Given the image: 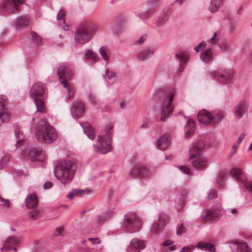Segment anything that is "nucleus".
Listing matches in <instances>:
<instances>
[{
  "label": "nucleus",
  "instance_id": "39448f33",
  "mask_svg": "<svg viewBox=\"0 0 252 252\" xmlns=\"http://www.w3.org/2000/svg\"><path fill=\"white\" fill-rule=\"evenodd\" d=\"M97 28L96 25L92 22H87L84 26L78 28L74 36L76 43L84 44L91 38V35Z\"/></svg>",
  "mask_w": 252,
  "mask_h": 252
},
{
  "label": "nucleus",
  "instance_id": "052dcab7",
  "mask_svg": "<svg viewBox=\"0 0 252 252\" xmlns=\"http://www.w3.org/2000/svg\"><path fill=\"white\" fill-rule=\"evenodd\" d=\"M88 240L91 241L93 245L100 243V240L98 238H89Z\"/></svg>",
  "mask_w": 252,
  "mask_h": 252
},
{
  "label": "nucleus",
  "instance_id": "2f4dec72",
  "mask_svg": "<svg viewBox=\"0 0 252 252\" xmlns=\"http://www.w3.org/2000/svg\"><path fill=\"white\" fill-rule=\"evenodd\" d=\"M85 57L86 59L92 63L97 62L99 60V57L97 54L94 53L90 49L86 50L85 53Z\"/></svg>",
  "mask_w": 252,
  "mask_h": 252
},
{
  "label": "nucleus",
  "instance_id": "4468645a",
  "mask_svg": "<svg viewBox=\"0 0 252 252\" xmlns=\"http://www.w3.org/2000/svg\"><path fill=\"white\" fill-rule=\"evenodd\" d=\"M205 147V143L202 140H197L193 143L189 147V152L190 158L202 155Z\"/></svg>",
  "mask_w": 252,
  "mask_h": 252
},
{
  "label": "nucleus",
  "instance_id": "4c0bfd02",
  "mask_svg": "<svg viewBox=\"0 0 252 252\" xmlns=\"http://www.w3.org/2000/svg\"><path fill=\"white\" fill-rule=\"evenodd\" d=\"M184 137L186 139L190 138L196 132V127H184Z\"/></svg>",
  "mask_w": 252,
  "mask_h": 252
},
{
  "label": "nucleus",
  "instance_id": "cd10ccee",
  "mask_svg": "<svg viewBox=\"0 0 252 252\" xmlns=\"http://www.w3.org/2000/svg\"><path fill=\"white\" fill-rule=\"evenodd\" d=\"M196 247L204 251L208 252H216L215 246L213 244L208 242H199L196 246Z\"/></svg>",
  "mask_w": 252,
  "mask_h": 252
},
{
  "label": "nucleus",
  "instance_id": "0eeeda50",
  "mask_svg": "<svg viewBox=\"0 0 252 252\" xmlns=\"http://www.w3.org/2000/svg\"><path fill=\"white\" fill-rule=\"evenodd\" d=\"M35 134L39 142L45 144L50 143L58 137V133L54 127H36Z\"/></svg>",
  "mask_w": 252,
  "mask_h": 252
},
{
  "label": "nucleus",
  "instance_id": "603ef678",
  "mask_svg": "<svg viewBox=\"0 0 252 252\" xmlns=\"http://www.w3.org/2000/svg\"><path fill=\"white\" fill-rule=\"evenodd\" d=\"M186 231V228L185 227L183 224H181V225L178 226L177 228L176 233L179 235H182L183 233H185Z\"/></svg>",
  "mask_w": 252,
  "mask_h": 252
},
{
  "label": "nucleus",
  "instance_id": "b1692460",
  "mask_svg": "<svg viewBox=\"0 0 252 252\" xmlns=\"http://www.w3.org/2000/svg\"><path fill=\"white\" fill-rule=\"evenodd\" d=\"M25 202L27 207L30 209L35 208L38 204V199L34 194H31L27 196Z\"/></svg>",
  "mask_w": 252,
  "mask_h": 252
},
{
  "label": "nucleus",
  "instance_id": "a18cd8bd",
  "mask_svg": "<svg viewBox=\"0 0 252 252\" xmlns=\"http://www.w3.org/2000/svg\"><path fill=\"white\" fill-rule=\"evenodd\" d=\"M218 196V193L216 189H212L208 192L207 198L208 199H213Z\"/></svg>",
  "mask_w": 252,
  "mask_h": 252
},
{
  "label": "nucleus",
  "instance_id": "4d7b16f0",
  "mask_svg": "<svg viewBox=\"0 0 252 252\" xmlns=\"http://www.w3.org/2000/svg\"><path fill=\"white\" fill-rule=\"evenodd\" d=\"M211 77L215 80H218L220 76L219 71L214 70L211 72Z\"/></svg>",
  "mask_w": 252,
  "mask_h": 252
},
{
  "label": "nucleus",
  "instance_id": "864d4df0",
  "mask_svg": "<svg viewBox=\"0 0 252 252\" xmlns=\"http://www.w3.org/2000/svg\"><path fill=\"white\" fill-rule=\"evenodd\" d=\"M173 242L170 240H167L166 241L163 242L162 243V245L165 247V246H169V249L170 251H173L175 250V247L173 246H170L171 244H172Z\"/></svg>",
  "mask_w": 252,
  "mask_h": 252
},
{
  "label": "nucleus",
  "instance_id": "f3484780",
  "mask_svg": "<svg viewBox=\"0 0 252 252\" xmlns=\"http://www.w3.org/2000/svg\"><path fill=\"white\" fill-rule=\"evenodd\" d=\"M176 59L179 62V67L178 71L182 72L189 60V56L188 53L186 52H180L175 54Z\"/></svg>",
  "mask_w": 252,
  "mask_h": 252
},
{
  "label": "nucleus",
  "instance_id": "aec40b11",
  "mask_svg": "<svg viewBox=\"0 0 252 252\" xmlns=\"http://www.w3.org/2000/svg\"><path fill=\"white\" fill-rule=\"evenodd\" d=\"M167 220L165 217L160 216L158 219L154 221L151 230L152 232L155 234H158L160 233L164 229V222Z\"/></svg>",
  "mask_w": 252,
  "mask_h": 252
},
{
  "label": "nucleus",
  "instance_id": "f704fd0d",
  "mask_svg": "<svg viewBox=\"0 0 252 252\" xmlns=\"http://www.w3.org/2000/svg\"><path fill=\"white\" fill-rule=\"evenodd\" d=\"M29 22V20L27 17L21 16L16 19L15 22V26L16 27L21 28L27 26Z\"/></svg>",
  "mask_w": 252,
  "mask_h": 252
},
{
  "label": "nucleus",
  "instance_id": "ea45409f",
  "mask_svg": "<svg viewBox=\"0 0 252 252\" xmlns=\"http://www.w3.org/2000/svg\"><path fill=\"white\" fill-rule=\"evenodd\" d=\"M14 131L15 136L18 139L16 145V146H17L18 144H22L23 140L25 138V136L23 134V131H22L19 127H17Z\"/></svg>",
  "mask_w": 252,
  "mask_h": 252
},
{
  "label": "nucleus",
  "instance_id": "338daca9",
  "mask_svg": "<svg viewBox=\"0 0 252 252\" xmlns=\"http://www.w3.org/2000/svg\"><path fill=\"white\" fill-rule=\"evenodd\" d=\"M38 126H50V125L48 123V122L46 121V120H43L41 122V124H39Z\"/></svg>",
  "mask_w": 252,
  "mask_h": 252
},
{
  "label": "nucleus",
  "instance_id": "1a4fd4ad",
  "mask_svg": "<svg viewBox=\"0 0 252 252\" xmlns=\"http://www.w3.org/2000/svg\"><path fill=\"white\" fill-rule=\"evenodd\" d=\"M230 173L233 178L244 186L247 191L252 194V182L247 181L245 175L240 169L236 167L233 168L230 170Z\"/></svg>",
  "mask_w": 252,
  "mask_h": 252
},
{
  "label": "nucleus",
  "instance_id": "79ce46f5",
  "mask_svg": "<svg viewBox=\"0 0 252 252\" xmlns=\"http://www.w3.org/2000/svg\"><path fill=\"white\" fill-rule=\"evenodd\" d=\"M99 53L102 58L107 63L110 58V53L109 50L104 47H101L99 49Z\"/></svg>",
  "mask_w": 252,
  "mask_h": 252
},
{
  "label": "nucleus",
  "instance_id": "a878e982",
  "mask_svg": "<svg viewBox=\"0 0 252 252\" xmlns=\"http://www.w3.org/2000/svg\"><path fill=\"white\" fill-rule=\"evenodd\" d=\"M192 164L196 169L205 170L207 167L208 161L204 158H198L193 160Z\"/></svg>",
  "mask_w": 252,
  "mask_h": 252
},
{
  "label": "nucleus",
  "instance_id": "e2e57ef3",
  "mask_svg": "<svg viewBox=\"0 0 252 252\" xmlns=\"http://www.w3.org/2000/svg\"><path fill=\"white\" fill-rule=\"evenodd\" d=\"M245 138V134L244 133H242L239 137H238L237 142L239 144L241 143L242 141Z\"/></svg>",
  "mask_w": 252,
  "mask_h": 252
},
{
  "label": "nucleus",
  "instance_id": "680f3d73",
  "mask_svg": "<svg viewBox=\"0 0 252 252\" xmlns=\"http://www.w3.org/2000/svg\"><path fill=\"white\" fill-rule=\"evenodd\" d=\"M146 37V36L143 35L141 36V37L136 41L135 43L137 44H142L144 43Z\"/></svg>",
  "mask_w": 252,
  "mask_h": 252
},
{
  "label": "nucleus",
  "instance_id": "2eb2a0df",
  "mask_svg": "<svg viewBox=\"0 0 252 252\" xmlns=\"http://www.w3.org/2000/svg\"><path fill=\"white\" fill-rule=\"evenodd\" d=\"M25 0H3V6L6 11L13 12L18 11L20 4H23Z\"/></svg>",
  "mask_w": 252,
  "mask_h": 252
},
{
  "label": "nucleus",
  "instance_id": "393cba45",
  "mask_svg": "<svg viewBox=\"0 0 252 252\" xmlns=\"http://www.w3.org/2000/svg\"><path fill=\"white\" fill-rule=\"evenodd\" d=\"M19 242V238L16 236H11L8 237L4 241V247L5 250L8 251L11 249V248L16 246Z\"/></svg>",
  "mask_w": 252,
  "mask_h": 252
},
{
  "label": "nucleus",
  "instance_id": "20e7f679",
  "mask_svg": "<svg viewBox=\"0 0 252 252\" xmlns=\"http://www.w3.org/2000/svg\"><path fill=\"white\" fill-rule=\"evenodd\" d=\"M175 94V90L173 88L165 91L162 94L160 118L161 121H165L173 111V107L171 103L174 99Z\"/></svg>",
  "mask_w": 252,
  "mask_h": 252
},
{
  "label": "nucleus",
  "instance_id": "412c9836",
  "mask_svg": "<svg viewBox=\"0 0 252 252\" xmlns=\"http://www.w3.org/2000/svg\"><path fill=\"white\" fill-rule=\"evenodd\" d=\"M246 103L243 100L239 101L233 108V113L235 117L237 119H241L245 111Z\"/></svg>",
  "mask_w": 252,
  "mask_h": 252
},
{
  "label": "nucleus",
  "instance_id": "a211bd4d",
  "mask_svg": "<svg viewBox=\"0 0 252 252\" xmlns=\"http://www.w3.org/2000/svg\"><path fill=\"white\" fill-rule=\"evenodd\" d=\"M131 177H148L149 172L145 167L141 165H136L134 167L130 173Z\"/></svg>",
  "mask_w": 252,
  "mask_h": 252
},
{
  "label": "nucleus",
  "instance_id": "72a5a7b5",
  "mask_svg": "<svg viewBox=\"0 0 252 252\" xmlns=\"http://www.w3.org/2000/svg\"><path fill=\"white\" fill-rule=\"evenodd\" d=\"M40 157V151L35 149H31L28 151V157L32 161H35L39 159Z\"/></svg>",
  "mask_w": 252,
  "mask_h": 252
},
{
  "label": "nucleus",
  "instance_id": "c756f323",
  "mask_svg": "<svg viewBox=\"0 0 252 252\" xmlns=\"http://www.w3.org/2000/svg\"><path fill=\"white\" fill-rule=\"evenodd\" d=\"M169 14L167 12L161 13L156 22V25L158 27L163 26L168 21Z\"/></svg>",
  "mask_w": 252,
  "mask_h": 252
},
{
  "label": "nucleus",
  "instance_id": "0e129e2a",
  "mask_svg": "<svg viewBox=\"0 0 252 252\" xmlns=\"http://www.w3.org/2000/svg\"><path fill=\"white\" fill-rule=\"evenodd\" d=\"M52 187V184L51 182H46L43 185V188L45 189H49Z\"/></svg>",
  "mask_w": 252,
  "mask_h": 252
},
{
  "label": "nucleus",
  "instance_id": "6e6d98bb",
  "mask_svg": "<svg viewBox=\"0 0 252 252\" xmlns=\"http://www.w3.org/2000/svg\"><path fill=\"white\" fill-rule=\"evenodd\" d=\"M137 16L141 19H145L146 18H149L151 17L148 14V13L146 11L138 13L137 14Z\"/></svg>",
  "mask_w": 252,
  "mask_h": 252
},
{
  "label": "nucleus",
  "instance_id": "c03bdc74",
  "mask_svg": "<svg viewBox=\"0 0 252 252\" xmlns=\"http://www.w3.org/2000/svg\"><path fill=\"white\" fill-rule=\"evenodd\" d=\"M31 35L33 40L36 43L38 46L40 45L41 43V39L35 32H31Z\"/></svg>",
  "mask_w": 252,
  "mask_h": 252
},
{
  "label": "nucleus",
  "instance_id": "dca6fc26",
  "mask_svg": "<svg viewBox=\"0 0 252 252\" xmlns=\"http://www.w3.org/2000/svg\"><path fill=\"white\" fill-rule=\"evenodd\" d=\"M232 252H251V249L246 242L235 241L230 244Z\"/></svg>",
  "mask_w": 252,
  "mask_h": 252
},
{
  "label": "nucleus",
  "instance_id": "f03ea898",
  "mask_svg": "<svg viewBox=\"0 0 252 252\" xmlns=\"http://www.w3.org/2000/svg\"><path fill=\"white\" fill-rule=\"evenodd\" d=\"M30 96L33 100L37 111L44 113L47 109L44 99L47 97L46 88L44 84L37 82L34 83L30 89Z\"/></svg>",
  "mask_w": 252,
  "mask_h": 252
},
{
  "label": "nucleus",
  "instance_id": "ddd939ff",
  "mask_svg": "<svg viewBox=\"0 0 252 252\" xmlns=\"http://www.w3.org/2000/svg\"><path fill=\"white\" fill-rule=\"evenodd\" d=\"M85 106L84 103L79 100L73 101L70 107V113L74 118L82 117L85 113Z\"/></svg>",
  "mask_w": 252,
  "mask_h": 252
},
{
  "label": "nucleus",
  "instance_id": "5fc2aeb1",
  "mask_svg": "<svg viewBox=\"0 0 252 252\" xmlns=\"http://www.w3.org/2000/svg\"><path fill=\"white\" fill-rule=\"evenodd\" d=\"M75 195L78 196H82L85 193L86 190L82 189H74Z\"/></svg>",
  "mask_w": 252,
  "mask_h": 252
},
{
  "label": "nucleus",
  "instance_id": "7c9ffc66",
  "mask_svg": "<svg viewBox=\"0 0 252 252\" xmlns=\"http://www.w3.org/2000/svg\"><path fill=\"white\" fill-rule=\"evenodd\" d=\"M113 215V212L111 210L106 211L98 215L96 218L97 223H101L110 219Z\"/></svg>",
  "mask_w": 252,
  "mask_h": 252
},
{
  "label": "nucleus",
  "instance_id": "37998d69",
  "mask_svg": "<svg viewBox=\"0 0 252 252\" xmlns=\"http://www.w3.org/2000/svg\"><path fill=\"white\" fill-rule=\"evenodd\" d=\"M41 215V211L39 210H32L28 214V217L32 220L38 219Z\"/></svg>",
  "mask_w": 252,
  "mask_h": 252
},
{
  "label": "nucleus",
  "instance_id": "6e6552de",
  "mask_svg": "<svg viewBox=\"0 0 252 252\" xmlns=\"http://www.w3.org/2000/svg\"><path fill=\"white\" fill-rule=\"evenodd\" d=\"M142 222L138 215L132 212L128 213L125 216L123 227L127 233H134L140 230Z\"/></svg>",
  "mask_w": 252,
  "mask_h": 252
},
{
  "label": "nucleus",
  "instance_id": "f257e3e1",
  "mask_svg": "<svg viewBox=\"0 0 252 252\" xmlns=\"http://www.w3.org/2000/svg\"><path fill=\"white\" fill-rule=\"evenodd\" d=\"M76 169L77 165L74 162L65 160L55 167L54 174L63 185H66L72 181Z\"/></svg>",
  "mask_w": 252,
  "mask_h": 252
},
{
  "label": "nucleus",
  "instance_id": "5701e85b",
  "mask_svg": "<svg viewBox=\"0 0 252 252\" xmlns=\"http://www.w3.org/2000/svg\"><path fill=\"white\" fill-rule=\"evenodd\" d=\"M220 217V210L215 209L207 211L205 215H202L203 220L206 221L212 222L213 220L219 218Z\"/></svg>",
  "mask_w": 252,
  "mask_h": 252
},
{
  "label": "nucleus",
  "instance_id": "c9c22d12",
  "mask_svg": "<svg viewBox=\"0 0 252 252\" xmlns=\"http://www.w3.org/2000/svg\"><path fill=\"white\" fill-rule=\"evenodd\" d=\"M130 245L135 249H143L145 247L144 242L138 238H134L130 242Z\"/></svg>",
  "mask_w": 252,
  "mask_h": 252
},
{
  "label": "nucleus",
  "instance_id": "13d9d810",
  "mask_svg": "<svg viewBox=\"0 0 252 252\" xmlns=\"http://www.w3.org/2000/svg\"><path fill=\"white\" fill-rule=\"evenodd\" d=\"M105 76L106 78H108L109 80H111V79L114 77L115 74L112 71L106 69L105 70Z\"/></svg>",
  "mask_w": 252,
  "mask_h": 252
},
{
  "label": "nucleus",
  "instance_id": "8fccbe9b",
  "mask_svg": "<svg viewBox=\"0 0 252 252\" xmlns=\"http://www.w3.org/2000/svg\"><path fill=\"white\" fill-rule=\"evenodd\" d=\"M64 229L63 226H59L56 227L55 231H54L53 235L54 236L57 237L60 235H62Z\"/></svg>",
  "mask_w": 252,
  "mask_h": 252
},
{
  "label": "nucleus",
  "instance_id": "69168bd1",
  "mask_svg": "<svg viewBox=\"0 0 252 252\" xmlns=\"http://www.w3.org/2000/svg\"><path fill=\"white\" fill-rule=\"evenodd\" d=\"M155 7L152 6L149 8L146 11L148 13V14L149 15L150 17H151L154 14Z\"/></svg>",
  "mask_w": 252,
  "mask_h": 252
},
{
  "label": "nucleus",
  "instance_id": "3c124183",
  "mask_svg": "<svg viewBox=\"0 0 252 252\" xmlns=\"http://www.w3.org/2000/svg\"><path fill=\"white\" fill-rule=\"evenodd\" d=\"M206 46V43L205 42H201L199 45L194 48V50L196 52H199L202 50L204 49Z\"/></svg>",
  "mask_w": 252,
  "mask_h": 252
},
{
  "label": "nucleus",
  "instance_id": "4be33fe9",
  "mask_svg": "<svg viewBox=\"0 0 252 252\" xmlns=\"http://www.w3.org/2000/svg\"><path fill=\"white\" fill-rule=\"evenodd\" d=\"M234 74V72L230 69H223L221 71V84L228 85L231 83L233 80Z\"/></svg>",
  "mask_w": 252,
  "mask_h": 252
},
{
  "label": "nucleus",
  "instance_id": "423d86ee",
  "mask_svg": "<svg viewBox=\"0 0 252 252\" xmlns=\"http://www.w3.org/2000/svg\"><path fill=\"white\" fill-rule=\"evenodd\" d=\"M57 75L61 79L63 87L66 88L68 91V96L66 98V101H67L73 96L75 91L74 87L63 79L64 78L67 80H69L72 78V69L69 65L62 66L58 70Z\"/></svg>",
  "mask_w": 252,
  "mask_h": 252
},
{
  "label": "nucleus",
  "instance_id": "9b49d317",
  "mask_svg": "<svg viewBox=\"0 0 252 252\" xmlns=\"http://www.w3.org/2000/svg\"><path fill=\"white\" fill-rule=\"evenodd\" d=\"M8 103L7 97L0 95V125L6 124L10 119V116L5 107Z\"/></svg>",
  "mask_w": 252,
  "mask_h": 252
},
{
  "label": "nucleus",
  "instance_id": "bb28decb",
  "mask_svg": "<svg viewBox=\"0 0 252 252\" xmlns=\"http://www.w3.org/2000/svg\"><path fill=\"white\" fill-rule=\"evenodd\" d=\"M155 51L153 49L147 48L140 51L137 54V59L141 61L148 59L151 56L153 55Z\"/></svg>",
  "mask_w": 252,
  "mask_h": 252
},
{
  "label": "nucleus",
  "instance_id": "7ed1b4c3",
  "mask_svg": "<svg viewBox=\"0 0 252 252\" xmlns=\"http://www.w3.org/2000/svg\"><path fill=\"white\" fill-rule=\"evenodd\" d=\"M104 133L98 136L96 143L94 144V151L102 154H105L111 151V131L112 127H104Z\"/></svg>",
  "mask_w": 252,
  "mask_h": 252
},
{
  "label": "nucleus",
  "instance_id": "bf43d9fd",
  "mask_svg": "<svg viewBox=\"0 0 252 252\" xmlns=\"http://www.w3.org/2000/svg\"><path fill=\"white\" fill-rule=\"evenodd\" d=\"M178 167L183 173L188 175L189 174V168L184 166H180Z\"/></svg>",
  "mask_w": 252,
  "mask_h": 252
},
{
  "label": "nucleus",
  "instance_id": "a19ab883",
  "mask_svg": "<svg viewBox=\"0 0 252 252\" xmlns=\"http://www.w3.org/2000/svg\"><path fill=\"white\" fill-rule=\"evenodd\" d=\"M220 0H212L209 6V10L212 12L217 11L220 5Z\"/></svg>",
  "mask_w": 252,
  "mask_h": 252
},
{
  "label": "nucleus",
  "instance_id": "49530a36",
  "mask_svg": "<svg viewBox=\"0 0 252 252\" xmlns=\"http://www.w3.org/2000/svg\"><path fill=\"white\" fill-rule=\"evenodd\" d=\"M239 143H238V142L237 143H234L233 145V146H232V150L231 151V152H230L229 155H228V159H230L231 158V157L235 154L237 152V150L238 149V148H239Z\"/></svg>",
  "mask_w": 252,
  "mask_h": 252
},
{
  "label": "nucleus",
  "instance_id": "6ab92c4d",
  "mask_svg": "<svg viewBox=\"0 0 252 252\" xmlns=\"http://www.w3.org/2000/svg\"><path fill=\"white\" fill-rule=\"evenodd\" d=\"M169 137L170 136L168 133H165L162 135H160L157 141V147L161 150L166 149L170 145V140Z\"/></svg>",
  "mask_w": 252,
  "mask_h": 252
},
{
  "label": "nucleus",
  "instance_id": "de8ad7c7",
  "mask_svg": "<svg viewBox=\"0 0 252 252\" xmlns=\"http://www.w3.org/2000/svg\"><path fill=\"white\" fill-rule=\"evenodd\" d=\"M9 157L8 156H4L0 161V170L3 167L7 165L9 159Z\"/></svg>",
  "mask_w": 252,
  "mask_h": 252
},
{
  "label": "nucleus",
  "instance_id": "58836bf2",
  "mask_svg": "<svg viewBox=\"0 0 252 252\" xmlns=\"http://www.w3.org/2000/svg\"><path fill=\"white\" fill-rule=\"evenodd\" d=\"M84 133L91 140H94L95 137V130L94 127H82Z\"/></svg>",
  "mask_w": 252,
  "mask_h": 252
},
{
  "label": "nucleus",
  "instance_id": "473e14b6",
  "mask_svg": "<svg viewBox=\"0 0 252 252\" xmlns=\"http://www.w3.org/2000/svg\"><path fill=\"white\" fill-rule=\"evenodd\" d=\"M65 14V11L64 9H61L58 13L57 16V18L58 20H61V22L60 23V25H61L62 28L64 31H67L69 30L68 26L66 24L64 21V15Z\"/></svg>",
  "mask_w": 252,
  "mask_h": 252
},
{
  "label": "nucleus",
  "instance_id": "774afa93",
  "mask_svg": "<svg viewBox=\"0 0 252 252\" xmlns=\"http://www.w3.org/2000/svg\"><path fill=\"white\" fill-rule=\"evenodd\" d=\"M180 252H191V251L189 247L186 246L181 249Z\"/></svg>",
  "mask_w": 252,
  "mask_h": 252
},
{
  "label": "nucleus",
  "instance_id": "c85d7f7f",
  "mask_svg": "<svg viewBox=\"0 0 252 252\" xmlns=\"http://www.w3.org/2000/svg\"><path fill=\"white\" fill-rule=\"evenodd\" d=\"M200 59L204 63H208L213 60V53L211 48L206 49L201 53Z\"/></svg>",
  "mask_w": 252,
  "mask_h": 252
},
{
  "label": "nucleus",
  "instance_id": "09e8293b",
  "mask_svg": "<svg viewBox=\"0 0 252 252\" xmlns=\"http://www.w3.org/2000/svg\"><path fill=\"white\" fill-rule=\"evenodd\" d=\"M0 202L1 203L0 205L5 207L6 208L10 207V203L9 199H5L0 195Z\"/></svg>",
  "mask_w": 252,
  "mask_h": 252
},
{
  "label": "nucleus",
  "instance_id": "f8f14e48",
  "mask_svg": "<svg viewBox=\"0 0 252 252\" xmlns=\"http://www.w3.org/2000/svg\"><path fill=\"white\" fill-rule=\"evenodd\" d=\"M197 119L201 124L205 125H216L218 121V119L205 109L201 110L198 112Z\"/></svg>",
  "mask_w": 252,
  "mask_h": 252
},
{
  "label": "nucleus",
  "instance_id": "e433bc0d",
  "mask_svg": "<svg viewBox=\"0 0 252 252\" xmlns=\"http://www.w3.org/2000/svg\"><path fill=\"white\" fill-rule=\"evenodd\" d=\"M232 51V48L230 43L227 40L221 41V53L227 54Z\"/></svg>",
  "mask_w": 252,
  "mask_h": 252
},
{
  "label": "nucleus",
  "instance_id": "9d476101",
  "mask_svg": "<svg viewBox=\"0 0 252 252\" xmlns=\"http://www.w3.org/2000/svg\"><path fill=\"white\" fill-rule=\"evenodd\" d=\"M223 20L226 25L229 33H234L237 29L238 23L237 19H235L229 11L223 10Z\"/></svg>",
  "mask_w": 252,
  "mask_h": 252
}]
</instances>
